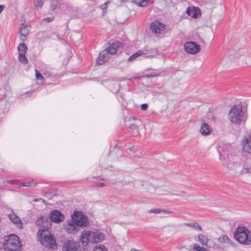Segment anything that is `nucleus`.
I'll list each match as a JSON object with an SVG mask.
<instances>
[{"label": "nucleus", "mask_w": 251, "mask_h": 251, "mask_svg": "<svg viewBox=\"0 0 251 251\" xmlns=\"http://www.w3.org/2000/svg\"><path fill=\"white\" fill-rule=\"evenodd\" d=\"M79 244L73 241H68L62 246L63 251H79Z\"/></svg>", "instance_id": "12"}, {"label": "nucleus", "mask_w": 251, "mask_h": 251, "mask_svg": "<svg viewBox=\"0 0 251 251\" xmlns=\"http://www.w3.org/2000/svg\"><path fill=\"white\" fill-rule=\"evenodd\" d=\"M186 13L189 16L194 18H197L199 15H201L200 9L194 6L188 7L186 10Z\"/></svg>", "instance_id": "16"}, {"label": "nucleus", "mask_w": 251, "mask_h": 251, "mask_svg": "<svg viewBox=\"0 0 251 251\" xmlns=\"http://www.w3.org/2000/svg\"><path fill=\"white\" fill-rule=\"evenodd\" d=\"M65 4L63 0H51L50 2V8L51 11H55L58 9H62V6Z\"/></svg>", "instance_id": "17"}, {"label": "nucleus", "mask_w": 251, "mask_h": 251, "mask_svg": "<svg viewBox=\"0 0 251 251\" xmlns=\"http://www.w3.org/2000/svg\"><path fill=\"white\" fill-rule=\"evenodd\" d=\"M142 52L141 51V50L137 51L135 53L131 55L128 59V61L129 62L135 60L137 57L142 55Z\"/></svg>", "instance_id": "28"}, {"label": "nucleus", "mask_w": 251, "mask_h": 251, "mask_svg": "<svg viewBox=\"0 0 251 251\" xmlns=\"http://www.w3.org/2000/svg\"><path fill=\"white\" fill-rule=\"evenodd\" d=\"M109 2H110L109 1H107V2H105L103 4H102L100 5V8L102 10L103 12H104V10L106 9L107 5L108 3H109Z\"/></svg>", "instance_id": "39"}, {"label": "nucleus", "mask_w": 251, "mask_h": 251, "mask_svg": "<svg viewBox=\"0 0 251 251\" xmlns=\"http://www.w3.org/2000/svg\"><path fill=\"white\" fill-rule=\"evenodd\" d=\"M243 151L251 154V135L246 136L242 141Z\"/></svg>", "instance_id": "15"}, {"label": "nucleus", "mask_w": 251, "mask_h": 251, "mask_svg": "<svg viewBox=\"0 0 251 251\" xmlns=\"http://www.w3.org/2000/svg\"><path fill=\"white\" fill-rule=\"evenodd\" d=\"M184 47L186 51L191 54L197 53L201 50L200 45L193 41L186 42Z\"/></svg>", "instance_id": "9"}, {"label": "nucleus", "mask_w": 251, "mask_h": 251, "mask_svg": "<svg viewBox=\"0 0 251 251\" xmlns=\"http://www.w3.org/2000/svg\"><path fill=\"white\" fill-rule=\"evenodd\" d=\"M49 217L51 222L55 223H59L64 220V215L57 210H53L50 211Z\"/></svg>", "instance_id": "10"}, {"label": "nucleus", "mask_w": 251, "mask_h": 251, "mask_svg": "<svg viewBox=\"0 0 251 251\" xmlns=\"http://www.w3.org/2000/svg\"><path fill=\"white\" fill-rule=\"evenodd\" d=\"M44 0H34V5L36 7L41 8L43 5Z\"/></svg>", "instance_id": "32"}, {"label": "nucleus", "mask_w": 251, "mask_h": 251, "mask_svg": "<svg viewBox=\"0 0 251 251\" xmlns=\"http://www.w3.org/2000/svg\"><path fill=\"white\" fill-rule=\"evenodd\" d=\"M151 75H155L154 77L158 76L160 75V74H151Z\"/></svg>", "instance_id": "47"}, {"label": "nucleus", "mask_w": 251, "mask_h": 251, "mask_svg": "<svg viewBox=\"0 0 251 251\" xmlns=\"http://www.w3.org/2000/svg\"><path fill=\"white\" fill-rule=\"evenodd\" d=\"M104 239V234L98 230L95 232L86 231L82 233L80 241L83 246H86L89 242L98 243Z\"/></svg>", "instance_id": "2"}, {"label": "nucleus", "mask_w": 251, "mask_h": 251, "mask_svg": "<svg viewBox=\"0 0 251 251\" xmlns=\"http://www.w3.org/2000/svg\"><path fill=\"white\" fill-rule=\"evenodd\" d=\"M35 73H36V79L38 80H41L42 82L44 80V78L43 76L41 75V74L37 70H35Z\"/></svg>", "instance_id": "33"}, {"label": "nucleus", "mask_w": 251, "mask_h": 251, "mask_svg": "<svg viewBox=\"0 0 251 251\" xmlns=\"http://www.w3.org/2000/svg\"><path fill=\"white\" fill-rule=\"evenodd\" d=\"M20 186H26V187H32L35 186V184L31 181H27L23 182L20 184Z\"/></svg>", "instance_id": "34"}, {"label": "nucleus", "mask_w": 251, "mask_h": 251, "mask_svg": "<svg viewBox=\"0 0 251 251\" xmlns=\"http://www.w3.org/2000/svg\"><path fill=\"white\" fill-rule=\"evenodd\" d=\"M105 50L107 52L108 54H114L117 52L116 49L112 44H110L109 46L107 47Z\"/></svg>", "instance_id": "27"}, {"label": "nucleus", "mask_w": 251, "mask_h": 251, "mask_svg": "<svg viewBox=\"0 0 251 251\" xmlns=\"http://www.w3.org/2000/svg\"><path fill=\"white\" fill-rule=\"evenodd\" d=\"M205 246L209 248H212L215 247V248L218 251H226V247H222L220 245H216L213 241L210 240H209L208 243L206 244Z\"/></svg>", "instance_id": "22"}, {"label": "nucleus", "mask_w": 251, "mask_h": 251, "mask_svg": "<svg viewBox=\"0 0 251 251\" xmlns=\"http://www.w3.org/2000/svg\"><path fill=\"white\" fill-rule=\"evenodd\" d=\"M212 131L211 127L206 123L202 122L200 132L203 136L209 135Z\"/></svg>", "instance_id": "21"}, {"label": "nucleus", "mask_w": 251, "mask_h": 251, "mask_svg": "<svg viewBox=\"0 0 251 251\" xmlns=\"http://www.w3.org/2000/svg\"><path fill=\"white\" fill-rule=\"evenodd\" d=\"M109 59V55L105 50L100 52L99 56L97 60V63L98 65H102L108 61Z\"/></svg>", "instance_id": "19"}, {"label": "nucleus", "mask_w": 251, "mask_h": 251, "mask_svg": "<svg viewBox=\"0 0 251 251\" xmlns=\"http://www.w3.org/2000/svg\"><path fill=\"white\" fill-rule=\"evenodd\" d=\"M218 242L221 244L226 245L228 246H234V242L226 235H222L217 239Z\"/></svg>", "instance_id": "18"}, {"label": "nucleus", "mask_w": 251, "mask_h": 251, "mask_svg": "<svg viewBox=\"0 0 251 251\" xmlns=\"http://www.w3.org/2000/svg\"><path fill=\"white\" fill-rule=\"evenodd\" d=\"M36 225L40 226L37 233L41 234L42 232L48 233L49 231V229L51 226V223L50 219L48 217L41 216L38 218L36 221Z\"/></svg>", "instance_id": "7"}, {"label": "nucleus", "mask_w": 251, "mask_h": 251, "mask_svg": "<svg viewBox=\"0 0 251 251\" xmlns=\"http://www.w3.org/2000/svg\"><path fill=\"white\" fill-rule=\"evenodd\" d=\"M93 251H108L105 247L103 245L96 246Z\"/></svg>", "instance_id": "35"}, {"label": "nucleus", "mask_w": 251, "mask_h": 251, "mask_svg": "<svg viewBox=\"0 0 251 251\" xmlns=\"http://www.w3.org/2000/svg\"><path fill=\"white\" fill-rule=\"evenodd\" d=\"M4 251H21L22 244L18 236L12 234L7 237L3 244Z\"/></svg>", "instance_id": "4"}, {"label": "nucleus", "mask_w": 251, "mask_h": 251, "mask_svg": "<svg viewBox=\"0 0 251 251\" xmlns=\"http://www.w3.org/2000/svg\"><path fill=\"white\" fill-rule=\"evenodd\" d=\"M148 108V105L147 103L142 104L141 105V108L143 110H146Z\"/></svg>", "instance_id": "42"}, {"label": "nucleus", "mask_w": 251, "mask_h": 251, "mask_svg": "<svg viewBox=\"0 0 251 251\" xmlns=\"http://www.w3.org/2000/svg\"><path fill=\"white\" fill-rule=\"evenodd\" d=\"M71 218L73 222L75 223L76 225L80 227L86 226L89 224L87 217L84 215L82 212L74 211L71 216Z\"/></svg>", "instance_id": "8"}, {"label": "nucleus", "mask_w": 251, "mask_h": 251, "mask_svg": "<svg viewBox=\"0 0 251 251\" xmlns=\"http://www.w3.org/2000/svg\"><path fill=\"white\" fill-rule=\"evenodd\" d=\"M217 151L222 165L229 170H233L235 162L232 153L234 151V147L229 144L220 142L217 145Z\"/></svg>", "instance_id": "1"}, {"label": "nucleus", "mask_w": 251, "mask_h": 251, "mask_svg": "<svg viewBox=\"0 0 251 251\" xmlns=\"http://www.w3.org/2000/svg\"><path fill=\"white\" fill-rule=\"evenodd\" d=\"M193 249L196 251H210L207 250L206 248L201 247L196 244L194 245Z\"/></svg>", "instance_id": "31"}, {"label": "nucleus", "mask_w": 251, "mask_h": 251, "mask_svg": "<svg viewBox=\"0 0 251 251\" xmlns=\"http://www.w3.org/2000/svg\"><path fill=\"white\" fill-rule=\"evenodd\" d=\"M39 199H35L33 200V201L34 202H37L38 201H39Z\"/></svg>", "instance_id": "48"}, {"label": "nucleus", "mask_w": 251, "mask_h": 251, "mask_svg": "<svg viewBox=\"0 0 251 251\" xmlns=\"http://www.w3.org/2000/svg\"><path fill=\"white\" fill-rule=\"evenodd\" d=\"M246 171L247 173H251V168L246 169Z\"/></svg>", "instance_id": "46"}, {"label": "nucleus", "mask_w": 251, "mask_h": 251, "mask_svg": "<svg viewBox=\"0 0 251 251\" xmlns=\"http://www.w3.org/2000/svg\"><path fill=\"white\" fill-rule=\"evenodd\" d=\"M228 117L229 120L232 123H235V105L232 106V107L230 109L228 114Z\"/></svg>", "instance_id": "23"}, {"label": "nucleus", "mask_w": 251, "mask_h": 251, "mask_svg": "<svg viewBox=\"0 0 251 251\" xmlns=\"http://www.w3.org/2000/svg\"><path fill=\"white\" fill-rule=\"evenodd\" d=\"M147 1L146 0H143L141 2L138 3L139 6L141 7H144L146 6Z\"/></svg>", "instance_id": "41"}, {"label": "nucleus", "mask_w": 251, "mask_h": 251, "mask_svg": "<svg viewBox=\"0 0 251 251\" xmlns=\"http://www.w3.org/2000/svg\"><path fill=\"white\" fill-rule=\"evenodd\" d=\"M233 236L234 239H235V231L233 232Z\"/></svg>", "instance_id": "49"}, {"label": "nucleus", "mask_w": 251, "mask_h": 251, "mask_svg": "<svg viewBox=\"0 0 251 251\" xmlns=\"http://www.w3.org/2000/svg\"><path fill=\"white\" fill-rule=\"evenodd\" d=\"M128 0H122V1H124V2H126V1H127Z\"/></svg>", "instance_id": "50"}, {"label": "nucleus", "mask_w": 251, "mask_h": 251, "mask_svg": "<svg viewBox=\"0 0 251 251\" xmlns=\"http://www.w3.org/2000/svg\"><path fill=\"white\" fill-rule=\"evenodd\" d=\"M105 185L104 183L102 182H99L97 184V186L98 187H102L104 186Z\"/></svg>", "instance_id": "43"}, {"label": "nucleus", "mask_w": 251, "mask_h": 251, "mask_svg": "<svg viewBox=\"0 0 251 251\" xmlns=\"http://www.w3.org/2000/svg\"><path fill=\"white\" fill-rule=\"evenodd\" d=\"M20 33L21 35V39L22 41H25L26 36L29 34L31 26L28 25L21 24Z\"/></svg>", "instance_id": "14"}, {"label": "nucleus", "mask_w": 251, "mask_h": 251, "mask_svg": "<svg viewBox=\"0 0 251 251\" xmlns=\"http://www.w3.org/2000/svg\"><path fill=\"white\" fill-rule=\"evenodd\" d=\"M79 226L76 225L75 223L73 222V220L72 219L68 221L65 229L69 234H75L79 231Z\"/></svg>", "instance_id": "13"}, {"label": "nucleus", "mask_w": 251, "mask_h": 251, "mask_svg": "<svg viewBox=\"0 0 251 251\" xmlns=\"http://www.w3.org/2000/svg\"><path fill=\"white\" fill-rule=\"evenodd\" d=\"M37 236L41 243L44 246L50 249H55L57 248V244L54 236L48 231V233L42 232L41 234L37 233Z\"/></svg>", "instance_id": "6"}, {"label": "nucleus", "mask_w": 251, "mask_h": 251, "mask_svg": "<svg viewBox=\"0 0 251 251\" xmlns=\"http://www.w3.org/2000/svg\"><path fill=\"white\" fill-rule=\"evenodd\" d=\"M141 51H142L143 53H142V55L143 54H151L152 53L151 52V50H141Z\"/></svg>", "instance_id": "38"}, {"label": "nucleus", "mask_w": 251, "mask_h": 251, "mask_svg": "<svg viewBox=\"0 0 251 251\" xmlns=\"http://www.w3.org/2000/svg\"><path fill=\"white\" fill-rule=\"evenodd\" d=\"M186 225L188 226L193 227V228L196 229L197 230H201L202 229L201 226L197 223H187V224H186Z\"/></svg>", "instance_id": "29"}, {"label": "nucleus", "mask_w": 251, "mask_h": 251, "mask_svg": "<svg viewBox=\"0 0 251 251\" xmlns=\"http://www.w3.org/2000/svg\"><path fill=\"white\" fill-rule=\"evenodd\" d=\"M112 44L116 49V50L123 46L122 43L119 41H116L114 43H113Z\"/></svg>", "instance_id": "36"}, {"label": "nucleus", "mask_w": 251, "mask_h": 251, "mask_svg": "<svg viewBox=\"0 0 251 251\" xmlns=\"http://www.w3.org/2000/svg\"><path fill=\"white\" fill-rule=\"evenodd\" d=\"M181 193H182V194H185V192H184V191L181 192Z\"/></svg>", "instance_id": "51"}, {"label": "nucleus", "mask_w": 251, "mask_h": 251, "mask_svg": "<svg viewBox=\"0 0 251 251\" xmlns=\"http://www.w3.org/2000/svg\"><path fill=\"white\" fill-rule=\"evenodd\" d=\"M18 49L19 54H24L27 51V47L25 43H22L19 44Z\"/></svg>", "instance_id": "25"}, {"label": "nucleus", "mask_w": 251, "mask_h": 251, "mask_svg": "<svg viewBox=\"0 0 251 251\" xmlns=\"http://www.w3.org/2000/svg\"><path fill=\"white\" fill-rule=\"evenodd\" d=\"M247 106L246 102L236 101V125H239V129L244 128L247 119Z\"/></svg>", "instance_id": "3"}, {"label": "nucleus", "mask_w": 251, "mask_h": 251, "mask_svg": "<svg viewBox=\"0 0 251 251\" xmlns=\"http://www.w3.org/2000/svg\"><path fill=\"white\" fill-rule=\"evenodd\" d=\"M5 8L4 5H0V13H1Z\"/></svg>", "instance_id": "45"}, {"label": "nucleus", "mask_w": 251, "mask_h": 251, "mask_svg": "<svg viewBox=\"0 0 251 251\" xmlns=\"http://www.w3.org/2000/svg\"><path fill=\"white\" fill-rule=\"evenodd\" d=\"M129 128L130 129L134 130L138 128V126L135 124H132L129 126Z\"/></svg>", "instance_id": "40"}, {"label": "nucleus", "mask_w": 251, "mask_h": 251, "mask_svg": "<svg viewBox=\"0 0 251 251\" xmlns=\"http://www.w3.org/2000/svg\"><path fill=\"white\" fill-rule=\"evenodd\" d=\"M25 53H23V54H19V61L24 64H25L26 63H27L28 62V60L26 58V57H25Z\"/></svg>", "instance_id": "30"}, {"label": "nucleus", "mask_w": 251, "mask_h": 251, "mask_svg": "<svg viewBox=\"0 0 251 251\" xmlns=\"http://www.w3.org/2000/svg\"><path fill=\"white\" fill-rule=\"evenodd\" d=\"M154 76L155 75H151V74H150V75H146L145 76H144V77L145 78H150V77H154Z\"/></svg>", "instance_id": "44"}, {"label": "nucleus", "mask_w": 251, "mask_h": 251, "mask_svg": "<svg viewBox=\"0 0 251 251\" xmlns=\"http://www.w3.org/2000/svg\"><path fill=\"white\" fill-rule=\"evenodd\" d=\"M150 213H161V212H163L165 214H169V213H171L172 212L171 211H168V210H165V209H160V208H153V209H151L150 210Z\"/></svg>", "instance_id": "26"}, {"label": "nucleus", "mask_w": 251, "mask_h": 251, "mask_svg": "<svg viewBox=\"0 0 251 251\" xmlns=\"http://www.w3.org/2000/svg\"><path fill=\"white\" fill-rule=\"evenodd\" d=\"M198 241L201 243L202 246H206V244L208 243L209 239L205 236H204L201 234L198 236Z\"/></svg>", "instance_id": "24"}, {"label": "nucleus", "mask_w": 251, "mask_h": 251, "mask_svg": "<svg viewBox=\"0 0 251 251\" xmlns=\"http://www.w3.org/2000/svg\"><path fill=\"white\" fill-rule=\"evenodd\" d=\"M9 218L12 222L14 223L17 227L22 228L23 223L20 218L14 213L12 212L9 214Z\"/></svg>", "instance_id": "20"}, {"label": "nucleus", "mask_w": 251, "mask_h": 251, "mask_svg": "<svg viewBox=\"0 0 251 251\" xmlns=\"http://www.w3.org/2000/svg\"><path fill=\"white\" fill-rule=\"evenodd\" d=\"M236 241L245 245L251 244V235L247 227L239 226L236 228Z\"/></svg>", "instance_id": "5"}, {"label": "nucleus", "mask_w": 251, "mask_h": 251, "mask_svg": "<svg viewBox=\"0 0 251 251\" xmlns=\"http://www.w3.org/2000/svg\"><path fill=\"white\" fill-rule=\"evenodd\" d=\"M151 29L152 32L155 34H163L165 32V27L164 24L158 21H156L151 25Z\"/></svg>", "instance_id": "11"}, {"label": "nucleus", "mask_w": 251, "mask_h": 251, "mask_svg": "<svg viewBox=\"0 0 251 251\" xmlns=\"http://www.w3.org/2000/svg\"><path fill=\"white\" fill-rule=\"evenodd\" d=\"M54 17H48V18H44L42 20L43 21L45 22L50 23L52 22L54 20Z\"/></svg>", "instance_id": "37"}]
</instances>
